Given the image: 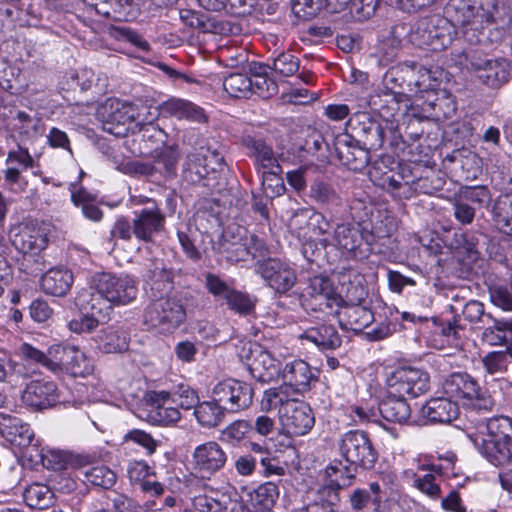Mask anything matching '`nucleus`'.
I'll return each instance as SVG.
<instances>
[{"instance_id": "29", "label": "nucleus", "mask_w": 512, "mask_h": 512, "mask_svg": "<svg viewBox=\"0 0 512 512\" xmlns=\"http://www.w3.org/2000/svg\"><path fill=\"white\" fill-rule=\"evenodd\" d=\"M0 434L17 447L28 446L34 441L35 433L22 419L8 414H0Z\"/></svg>"}, {"instance_id": "50", "label": "nucleus", "mask_w": 512, "mask_h": 512, "mask_svg": "<svg viewBox=\"0 0 512 512\" xmlns=\"http://www.w3.org/2000/svg\"><path fill=\"white\" fill-rule=\"evenodd\" d=\"M301 304L305 310L319 311L327 316L333 315L338 317V312L343 303L342 296L333 293L332 295L318 296L317 299H304Z\"/></svg>"}, {"instance_id": "60", "label": "nucleus", "mask_w": 512, "mask_h": 512, "mask_svg": "<svg viewBox=\"0 0 512 512\" xmlns=\"http://www.w3.org/2000/svg\"><path fill=\"white\" fill-rule=\"evenodd\" d=\"M459 197L464 201L478 204L480 207L487 206L491 201V193L487 186H464L460 189Z\"/></svg>"}, {"instance_id": "27", "label": "nucleus", "mask_w": 512, "mask_h": 512, "mask_svg": "<svg viewBox=\"0 0 512 512\" xmlns=\"http://www.w3.org/2000/svg\"><path fill=\"white\" fill-rule=\"evenodd\" d=\"M309 198L331 216H338L345 207L343 198L335 190L334 186L323 179H315L309 187Z\"/></svg>"}, {"instance_id": "36", "label": "nucleus", "mask_w": 512, "mask_h": 512, "mask_svg": "<svg viewBox=\"0 0 512 512\" xmlns=\"http://www.w3.org/2000/svg\"><path fill=\"white\" fill-rule=\"evenodd\" d=\"M161 109L163 113L178 119H186L196 123H207L208 121V116L203 108L188 100L172 98L165 101Z\"/></svg>"}, {"instance_id": "48", "label": "nucleus", "mask_w": 512, "mask_h": 512, "mask_svg": "<svg viewBox=\"0 0 512 512\" xmlns=\"http://www.w3.org/2000/svg\"><path fill=\"white\" fill-rule=\"evenodd\" d=\"M226 410L223 406L215 401H204L198 404L194 410L198 422L204 427H217L224 419Z\"/></svg>"}, {"instance_id": "10", "label": "nucleus", "mask_w": 512, "mask_h": 512, "mask_svg": "<svg viewBox=\"0 0 512 512\" xmlns=\"http://www.w3.org/2000/svg\"><path fill=\"white\" fill-rule=\"evenodd\" d=\"M456 28L447 19L446 13L443 18H422L411 31L410 40L419 47H428L433 51L444 50L451 45Z\"/></svg>"}, {"instance_id": "37", "label": "nucleus", "mask_w": 512, "mask_h": 512, "mask_svg": "<svg viewBox=\"0 0 512 512\" xmlns=\"http://www.w3.org/2000/svg\"><path fill=\"white\" fill-rule=\"evenodd\" d=\"M74 278L68 269L52 268L41 277V288L49 295L65 296L71 289Z\"/></svg>"}, {"instance_id": "30", "label": "nucleus", "mask_w": 512, "mask_h": 512, "mask_svg": "<svg viewBox=\"0 0 512 512\" xmlns=\"http://www.w3.org/2000/svg\"><path fill=\"white\" fill-rule=\"evenodd\" d=\"M421 415L430 423L447 424L458 417L459 407L448 396L431 398L422 406Z\"/></svg>"}, {"instance_id": "40", "label": "nucleus", "mask_w": 512, "mask_h": 512, "mask_svg": "<svg viewBox=\"0 0 512 512\" xmlns=\"http://www.w3.org/2000/svg\"><path fill=\"white\" fill-rule=\"evenodd\" d=\"M492 322L483 331L482 337L490 345H505L512 358V320H498L487 314Z\"/></svg>"}, {"instance_id": "46", "label": "nucleus", "mask_w": 512, "mask_h": 512, "mask_svg": "<svg viewBox=\"0 0 512 512\" xmlns=\"http://www.w3.org/2000/svg\"><path fill=\"white\" fill-rule=\"evenodd\" d=\"M447 159L459 165L466 181L476 180L482 174V159L470 150L456 151Z\"/></svg>"}, {"instance_id": "55", "label": "nucleus", "mask_w": 512, "mask_h": 512, "mask_svg": "<svg viewBox=\"0 0 512 512\" xmlns=\"http://www.w3.org/2000/svg\"><path fill=\"white\" fill-rule=\"evenodd\" d=\"M18 25L36 26L42 18V6L40 1L18 0Z\"/></svg>"}, {"instance_id": "4", "label": "nucleus", "mask_w": 512, "mask_h": 512, "mask_svg": "<svg viewBox=\"0 0 512 512\" xmlns=\"http://www.w3.org/2000/svg\"><path fill=\"white\" fill-rule=\"evenodd\" d=\"M385 97H391L398 110L409 96H417L430 89V71L414 61L400 62L388 69L384 76Z\"/></svg>"}, {"instance_id": "63", "label": "nucleus", "mask_w": 512, "mask_h": 512, "mask_svg": "<svg viewBox=\"0 0 512 512\" xmlns=\"http://www.w3.org/2000/svg\"><path fill=\"white\" fill-rule=\"evenodd\" d=\"M508 356V350L493 351L482 359V363L489 374L503 373L507 370Z\"/></svg>"}, {"instance_id": "59", "label": "nucleus", "mask_w": 512, "mask_h": 512, "mask_svg": "<svg viewBox=\"0 0 512 512\" xmlns=\"http://www.w3.org/2000/svg\"><path fill=\"white\" fill-rule=\"evenodd\" d=\"M300 67V60L291 52H281L273 59L272 69L281 76H293Z\"/></svg>"}, {"instance_id": "24", "label": "nucleus", "mask_w": 512, "mask_h": 512, "mask_svg": "<svg viewBox=\"0 0 512 512\" xmlns=\"http://www.w3.org/2000/svg\"><path fill=\"white\" fill-rule=\"evenodd\" d=\"M22 402L34 410H43L58 402V389L53 381L33 380L28 383L21 395Z\"/></svg>"}, {"instance_id": "12", "label": "nucleus", "mask_w": 512, "mask_h": 512, "mask_svg": "<svg viewBox=\"0 0 512 512\" xmlns=\"http://www.w3.org/2000/svg\"><path fill=\"white\" fill-rule=\"evenodd\" d=\"M93 286L114 305H127L134 301L138 294L136 281L129 275L96 273L93 276Z\"/></svg>"}, {"instance_id": "11", "label": "nucleus", "mask_w": 512, "mask_h": 512, "mask_svg": "<svg viewBox=\"0 0 512 512\" xmlns=\"http://www.w3.org/2000/svg\"><path fill=\"white\" fill-rule=\"evenodd\" d=\"M346 131L370 151L385 148L387 125L368 112H359L349 118Z\"/></svg>"}, {"instance_id": "22", "label": "nucleus", "mask_w": 512, "mask_h": 512, "mask_svg": "<svg viewBox=\"0 0 512 512\" xmlns=\"http://www.w3.org/2000/svg\"><path fill=\"white\" fill-rule=\"evenodd\" d=\"M142 277L152 297L161 296L174 289V271L163 259L149 260L143 269Z\"/></svg>"}, {"instance_id": "15", "label": "nucleus", "mask_w": 512, "mask_h": 512, "mask_svg": "<svg viewBox=\"0 0 512 512\" xmlns=\"http://www.w3.org/2000/svg\"><path fill=\"white\" fill-rule=\"evenodd\" d=\"M373 238L370 232L350 223L338 224L333 234L335 245L355 259H365L370 255Z\"/></svg>"}, {"instance_id": "7", "label": "nucleus", "mask_w": 512, "mask_h": 512, "mask_svg": "<svg viewBox=\"0 0 512 512\" xmlns=\"http://www.w3.org/2000/svg\"><path fill=\"white\" fill-rule=\"evenodd\" d=\"M473 47L462 51L459 64L476 71L480 82L489 88L499 89L508 83L512 75L509 62L503 58H486L490 48Z\"/></svg>"}, {"instance_id": "31", "label": "nucleus", "mask_w": 512, "mask_h": 512, "mask_svg": "<svg viewBox=\"0 0 512 512\" xmlns=\"http://www.w3.org/2000/svg\"><path fill=\"white\" fill-rule=\"evenodd\" d=\"M7 164L10 166L5 170V180L11 184H19L22 180L21 169H37L33 173L37 175L40 171V165L30 155L28 148L18 145L11 149L7 154Z\"/></svg>"}, {"instance_id": "28", "label": "nucleus", "mask_w": 512, "mask_h": 512, "mask_svg": "<svg viewBox=\"0 0 512 512\" xmlns=\"http://www.w3.org/2000/svg\"><path fill=\"white\" fill-rule=\"evenodd\" d=\"M283 384L295 393H303L310 389L312 381L317 377L312 372L310 365L304 360H294L287 363L282 369Z\"/></svg>"}, {"instance_id": "25", "label": "nucleus", "mask_w": 512, "mask_h": 512, "mask_svg": "<svg viewBox=\"0 0 512 512\" xmlns=\"http://www.w3.org/2000/svg\"><path fill=\"white\" fill-rule=\"evenodd\" d=\"M134 236L142 242H153L156 234L165 229L166 214L161 208L140 209L134 212Z\"/></svg>"}, {"instance_id": "9", "label": "nucleus", "mask_w": 512, "mask_h": 512, "mask_svg": "<svg viewBox=\"0 0 512 512\" xmlns=\"http://www.w3.org/2000/svg\"><path fill=\"white\" fill-rule=\"evenodd\" d=\"M144 310L143 323L162 333H170L186 319V309L180 298L158 296Z\"/></svg>"}, {"instance_id": "14", "label": "nucleus", "mask_w": 512, "mask_h": 512, "mask_svg": "<svg viewBox=\"0 0 512 512\" xmlns=\"http://www.w3.org/2000/svg\"><path fill=\"white\" fill-rule=\"evenodd\" d=\"M254 390L249 383L227 379L217 383L212 389V398L228 413L247 409L253 401Z\"/></svg>"}, {"instance_id": "1", "label": "nucleus", "mask_w": 512, "mask_h": 512, "mask_svg": "<svg viewBox=\"0 0 512 512\" xmlns=\"http://www.w3.org/2000/svg\"><path fill=\"white\" fill-rule=\"evenodd\" d=\"M444 13L469 46L490 48V25L504 24L498 0H449Z\"/></svg>"}, {"instance_id": "26", "label": "nucleus", "mask_w": 512, "mask_h": 512, "mask_svg": "<svg viewBox=\"0 0 512 512\" xmlns=\"http://www.w3.org/2000/svg\"><path fill=\"white\" fill-rule=\"evenodd\" d=\"M289 433L304 435L308 433L315 423L311 407L303 401H294L283 409L280 417Z\"/></svg>"}, {"instance_id": "41", "label": "nucleus", "mask_w": 512, "mask_h": 512, "mask_svg": "<svg viewBox=\"0 0 512 512\" xmlns=\"http://www.w3.org/2000/svg\"><path fill=\"white\" fill-rule=\"evenodd\" d=\"M69 190L71 191V201L81 208L85 218L92 221H100L103 217L102 210L96 205L97 196L88 192L84 187L71 183Z\"/></svg>"}, {"instance_id": "61", "label": "nucleus", "mask_w": 512, "mask_h": 512, "mask_svg": "<svg viewBox=\"0 0 512 512\" xmlns=\"http://www.w3.org/2000/svg\"><path fill=\"white\" fill-rule=\"evenodd\" d=\"M398 171H394L393 168L389 169V175L382 178L381 187L389 191H397L403 186H410L414 183V180L409 179L406 172H409L406 167L397 165Z\"/></svg>"}, {"instance_id": "64", "label": "nucleus", "mask_w": 512, "mask_h": 512, "mask_svg": "<svg viewBox=\"0 0 512 512\" xmlns=\"http://www.w3.org/2000/svg\"><path fill=\"white\" fill-rule=\"evenodd\" d=\"M491 302L504 311H512V292L505 285L495 284L488 289Z\"/></svg>"}, {"instance_id": "18", "label": "nucleus", "mask_w": 512, "mask_h": 512, "mask_svg": "<svg viewBox=\"0 0 512 512\" xmlns=\"http://www.w3.org/2000/svg\"><path fill=\"white\" fill-rule=\"evenodd\" d=\"M388 385L391 393L397 396L415 398L428 391L429 375L418 368L402 367L393 372Z\"/></svg>"}, {"instance_id": "3", "label": "nucleus", "mask_w": 512, "mask_h": 512, "mask_svg": "<svg viewBox=\"0 0 512 512\" xmlns=\"http://www.w3.org/2000/svg\"><path fill=\"white\" fill-rule=\"evenodd\" d=\"M226 161L224 155L211 145L188 153L183 161L181 178L189 185H201L214 191L224 179Z\"/></svg>"}, {"instance_id": "45", "label": "nucleus", "mask_w": 512, "mask_h": 512, "mask_svg": "<svg viewBox=\"0 0 512 512\" xmlns=\"http://www.w3.org/2000/svg\"><path fill=\"white\" fill-rule=\"evenodd\" d=\"M27 506L32 509L45 510L52 507L56 501L54 492L43 483H32L23 492Z\"/></svg>"}, {"instance_id": "6", "label": "nucleus", "mask_w": 512, "mask_h": 512, "mask_svg": "<svg viewBox=\"0 0 512 512\" xmlns=\"http://www.w3.org/2000/svg\"><path fill=\"white\" fill-rule=\"evenodd\" d=\"M10 241L23 255L20 270L34 277L40 275L45 268L40 253L48 245L44 229L34 223L20 224L10 232Z\"/></svg>"}, {"instance_id": "19", "label": "nucleus", "mask_w": 512, "mask_h": 512, "mask_svg": "<svg viewBox=\"0 0 512 512\" xmlns=\"http://www.w3.org/2000/svg\"><path fill=\"white\" fill-rule=\"evenodd\" d=\"M244 357L247 359V367L252 377L260 383H270L280 375V363L262 346L250 344Z\"/></svg>"}, {"instance_id": "17", "label": "nucleus", "mask_w": 512, "mask_h": 512, "mask_svg": "<svg viewBox=\"0 0 512 512\" xmlns=\"http://www.w3.org/2000/svg\"><path fill=\"white\" fill-rule=\"evenodd\" d=\"M333 150L339 162L351 171L361 172L370 163V150L347 131L334 138Z\"/></svg>"}, {"instance_id": "20", "label": "nucleus", "mask_w": 512, "mask_h": 512, "mask_svg": "<svg viewBox=\"0 0 512 512\" xmlns=\"http://www.w3.org/2000/svg\"><path fill=\"white\" fill-rule=\"evenodd\" d=\"M245 147L249 150V156L254 159V165L258 171H262L263 179L272 175L282 181V166L271 145L267 144L261 138L247 136L243 141Z\"/></svg>"}, {"instance_id": "33", "label": "nucleus", "mask_w": 512, "mask_h": 512, "mask_svg": "<svg viewBox=\"0 0 512 512\" xmlns=\"http://www.w3.org/2000/svg\"><path fill=\"white\" fill-rule=\"evenodd\" d=\"M131 104L121 103L117 100L108 101L103 107L104 130L119 135L122 132L116 131L120 126L132 123L135 119Z\"/></svg>"}, {"instance_id": "32", "label": "nucleus", "mask_w": 512, "mask_h": 512, "mask_svg": "<svg viewBox=\"0 0 512 512\" xmlns=\"http://www.w3.org/2000/svg\"><path fill=\"white\" fill-rule=\"evenodd\" d=\"M338 321L342 329L358 333L374 321V313L370 304L341 306Z\"/></svg>"}, {"instance_id": "56", "label": "nucleus", "mask_w": 512, "mask_h": 512, "mask_svg": "<svg viewBox=\"0 0 512 512\" xmlns=\"http://www.w3.org/2000/svg\"><path fill=\"white\" fill-rule=\"evenodd\" d=\"M228 307L240 315H249L254 312L257 298L248 293L232 289L226 297Z\"/></svg>"}, {"instance_id": "34", "label": "nucleus", "mask_w": 512, "mask_h": 512, "mask_svg": "<svg viewBox=\"0 0 512 512\" xmlns=\"http://www.w3.org/2000/svg\"><path fill=\"white\" fill-rule=\"evenodd\" d=\"M428 98L423 107V111L429 113V115L435 119H451L456 115L457 104L453 95L448 93L446 90L440 91V93H433V89L430 87L428 92Z\"/></svg>"}, {"instance_id": "58", "label": "nucleus", "mask_w": 512, "mask_h": 512, "mask_svg": "<svg viewBox=\"0 0 512 512\" xmlns=\"http://www.w3.org/2000/svg\"><path fill=\"white\" fill-rule=\"evenodd\" d=\"M179 159V149L177 145L165 147L157 156L155 163L156 170L164 172L167 176H175L177 163Z\"/></svg>"}, {"instance_id": "62", "label": "nucleus", "mask_w": 512, "mask_h": 512, "mask_svg": "<svg viewBox=\"0 0 512 512\" xmlns=\"http://www.w3.org/2000/svg\"><path fill=\"white\" fill-rule=\"evenodd\" d=\"M329 242L326 239L307 240L302 244L301 253L303 257L310 263H317L320 265V261L324 260V250L329 246Z\"/></svg>"}, {"instance_id": "53", "label": "nucleus", "mask_w": 512, "mask_h": 512, "mask_svg": "<svg viewBox=\"0 0 512 512\" xmlns=\"http://www.w3.org/2000/svg\"><path fill=\"white\" fill-rule=\"evenodd\" d=\"M250 77L242 73H232L224 79V90L234 98H246L251 94Z\"/></svg>"}, {"instance_id": "5", "label": "nucleus", "mask_w": 512, "mask_h": 512, "mask_svg": "<svg viewBox=\"0 0 512 512\" xmlns=\"http://www.w3.org/2000/svg\"><path fill=\"white\" fill-rule=\"evenodd\" d=\"M486 432L474 443L479 452L493 465L504 466L512 462V419L496 416L487 419Z\"/></svg>"}, {"instance_id": "54", "label": "nucleus", "mask_w": 512, "mask_h": 512, "mask_svg": "<svg viewBox=\"0 0 512 512\" xmlns=\"http://www.w3.org/2000/svg\"><path fill=\"white\" fill-rule=\"evenodd\" d=\"M180 19L186 26L197 29L203 33L214 32L217 28L215 21L207 14L193 10H181Z\"/></svg>"}, {"instance_id": "51", "label": "nucleus", "mask_w": 512, "mask_h": 512, "mask_svg": "<svg viewBox=\"0 0 512 512\" xmlns=\"http://www.w3.org/2000/svg\"><path fill=\"white\" fill-rule=\"evenodd\" d=\"M294 401V399L290 398L289 388L283 384L279 387L266 390L261 401V406L262 409L266 411L279 409L281 417L283 409Z\"/></svg>"}, {"instance_id": "35", "label": "nucleus", "mask_w": 512, "mask_h": 512, "mask_svg": "<svg viewBox=\"0 0 512 512\" xmlns=\"http://www.w3.org/2000/svg\"><path fill=\"white\" fill-rule=\"evenodd\" d=\"M299 338L313 343L321 350H334L342 344V339L336 328L325 323L307 328Z\"/></svg>"}, {"instance_id": "2", "label": "nucleus", "mask_w": 512, "mask_h": 512, "mask_svg": "<svg viewBox=\"0 0 512 512\" xmlns=\"http://www.w3.org/2000/svg\"><path fill=\"white\" fill-rule=\"evenodd\" d=\"M338 450L345 464L339 461L327 468V474L332 476L340 473L342 486H348L359 470L367 471L375 467L379 453L369 434L363 430H349L338 441Z\"/></svg>"}, {"instance_id": "49", "label": "nucleus", "mask_w": 512, "mask_h": 512, "mask_svg": "<svg viewBox=\"0 0 512 512\" xmlns=\"http://www.w3.org/2000/svg\"><path fill=\"white\" fill-rule=\"evenodd\" d=\"M279 496L278 486L273 482H266L258 486L252 496V505L255 512H269L274 507Z\"/></svg>"}, {"instance_id": "52", "label": "nucleus", "mask_w": 512, "mask_h": 512, "mask_svg": "<svg viewBox=\"0 0 512 512\" xmlns=\"http://www.w3.org/2000/svg\"><path fill=\"white\" fill-rule=\"evenodd\" d=\"M86 482L103 489H110L116 483V474L104 465L87 468L83 471Z\"/></svg>"}, {"instance_id": "38", "label": "nucleus", "mask_w": 512, "mask_h": 512, "mask_svg": "<svg viewBox=\"0 0 512 512\" xmlns=\"http://www.w3.org/2000/svg\"><path fill=\"white\" fill-rule=\"evenodd\" d=\"M378 411L385 420L400 424L406 423L411 416V409L405 398L391 393V389L379 402Z\"/></svg>"}, {"instance_id": "8", "label": "nucleus", "mask_w": 512, "mask_h": 512, "mask_svg": "<svg viewBox=\"0 0 512 512\" xmlns=\"http://www.w3.org/2000/svg\"><path fill=\"white\" fill-rule=\"evenodd\" d=\"M446 396L474 410L490 411L495 402L486 388L468 373H452L442 383Z\"/></svg>"}, {"instance_id": "23", "label": "nucleus", "mask_w": 512, "mask_h": 512, "mask_svg": "<svg viewBox=\"0 0 512 512\" xmlns=\"http://www.w3.org/2000/svg\"><path fill=\"white\" fill-rule=\"evenodd\" d=\"M242 232L245 233V230L241 227H236V232L228 227L213 243V250L228 262L245 261L249 256L248 239L243 237Z\"/></svg>"}, {"instance_id": "57", "label": "nucleus", "mask_w": 512, "mask_h": 512, "mask_svg": "<svg viewBox=\"0 0 512 512\" xmlns=\"http://www.w3.org/2000/svg\"><path fill=\"white\" fill-rule=\"evenodd\" d=\"M13 120L15 121L14 129L21 135L33 137L41 133V119L36 116H32L24 111H18Z\"/></svg>"}, {"instance_id": "13", "label": "nucleus", "mask_w": 512, "mask_h": 512, "mask_svg": "<svg viewBox=\"0 0 512 512\" xmlns=\"http://www.w3.org/2000/svg\"><path fill=\"white\" fill-rule=\"evenodd\" d=\"M50 371H65L74 377H84L92 372L91 361L78 347L69 344H55L49 347Z\"/></svg>"}, {"instance_id": "21", "label": "nucleus", "mask_w": 512, "mask_h": 512, "mask_svg": "<svg viewBox=\"0 0 512 512\" xmlns=\"http://www.w3.org/2000/svg\"><path fill=\"white\" fill-rule=\"evenodd\" d=\"M227 461V455L221 446L209 441L197 446L193 453L194 469L202 478L209 479L221 470Z\"/></svg>"}, {"instance_id": "16", "label": "nucleus", "mask_w": 512, "mask_h": 512, "mask_svg": "<svg viewBox=\"0 0 512 512\" xmlns=\"http://www.w3.org/2000/svg\"><path fill=\"white\" fill-rule=\"evenodd\" d=\"M256 272L276 293H287L297 281L295 270L280 258L259 259L255 265Z\"/></svg>"}, {"instance_id": "44", "label": "nucleus", "mask_w": 512, "mask_h": 512, "mask_svg": "<svg viewBox=\"0 0 512 512\" xmlns=\"http://www.w3.org/2000/svg\"><path fill=\"white\" fill-rule=\"evenodd\" d=\"M25 366L12 359L9 353L0 350V382L11 388L21 386L27 379Z\"/></svg>"}, {"instance_id": "43", "label": "nucleus", "mask_w": 512, "mask_h": 512, "mask_svg": "<svg viewBox=\"0 0 512 512\" xmlns=\"http://www.w3.org/2000/svg\"><path fill=\"white\" fill-rule=\"evenodd\" d=\"M109 9L106 5L97 7V14L115 21H128L136 17V14L144 9L143 4L135 2V0H109Z\"/></svg>"}, {"instance_id": "42", "label": "nucleus", "mask_w": 512, "mask_h": 512, "mask_svg": "<svg viewBox=\"0 0 512 512\" xmlns=\"http://www.w3.org/2000/svg\"><path fill=\"white\" fill-rule=\"evenodd\" d=\"M77 305L85 313L109 319L112 306L109 301L95 289V292L84 290L77 297Z\"/></svg>"}, {"instance_id": "47", "label": "nucleus", "mask_w": 512, "mask_h": 512, "mask_svg": "<svg viewBox=\"0 0 512 512\" xmlns=\"http://www.w3.org/2000/svg\"><path fill=\"white\" fill-rule=\"evenodd\" d=\"M492 219L499 231L512 236V196H500L494 201Z\"/></svg>"}, {"instance_id": "39", "label": "nucleus", "mask_w": 512, "mask_h": 512, "mask_svg": "<svg viewBox=\"0 0 512 512\" xmlns=\"http://www.w3.org/2000/svg\"><path fill=\"white\" fill-rule=\"evenodd\" d=\"M343 486L338 481L319 488L313 502L307 504L299 512H337L335 507L340 501L339 490Z\"/></svg>"}]
</instances>
